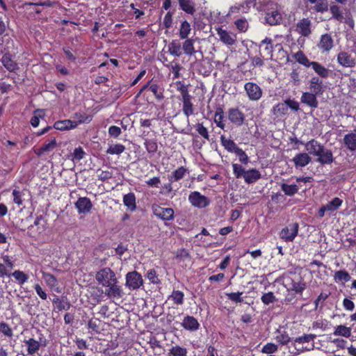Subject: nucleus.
<instances>
[{
  "mask_svg": "<svg viewBox=\"0 0 356 356\" xmlns=\"http://www.w3.org/2000/svg\"><path fill=\"white\" fill-rule=\"evenodd\" d=\"M52 302L54 305V309H56L58 312H60L62 310H68L71 307L70 302L67 300L66 296L58 297L56 296L52 300Z\"/></svg>",
  "mask_w": 356,
  "mask_h": 356,
  "instance_id": "nucleus-29",
  "label": "nucleus"
},
{
  "mask_svg": "<svg viewBox=\"0 0 356 356\" xmlns=\"http://www.w3.org/2000/svg\"><path fill=\"white\" fill-rule=\"evenodd\" d=\"M24 344L26 346V353L23 354L25 355H34L40 349L42 346H46V340L44 341V343H42L40 341H38L34 338H29V339H25L24 341Z\"/></svg>",
  "mask_w": 356,
  "mask_h": 356,
  "instance_id": "nucleus-13",
  "label": "nucleus"
},
{
  "mask_svg": "<svg viewBox=\"0 0 356 356\" xmlns=\"http://www.w3.org/2000/svg\"><path fill=\"white\" fill-rule=\"evenodd\" d=\"M10 277H13L18 284L22 286L27 282L29 277L24 271L20 270H15L14 272L10 273Z\"/></svg>",
  "mask_w": 356,
  "mask_h": 356,
  "instance_id": "nucleus-41",
  "label": "nucleus"
},
{
  "mask_svg": "<svg viewBox=\"0 0 356 356\" xmlns=\"http://www.w3.org/2000/svg\"><path fill=\"white\" fill-rule=\"evenodd\" d=\"M145 277L152 284H159L161 283V280L159 278L158 274L154 269H150L147 270Z\"/></svg>",
  "mask_w": 356,
  "mask_h": 356,
  "instance_id": "nucleus-61",
  "label": "nucleus"
},
{
  "mask_svg": "<svg viewBox=\"0 0 356 356\" xmlns=\"http://www.w3.org/2000/svg\"><path fill=\"white\" fill-rule=\"evenodd\" d=\"M95 278L97 282L104 287L111 282L117 281L115 273L108 267L100 269L97 273Z\"/></svg>",
  "mask_w": 356,
  "mask_h": 356,
  "instance_id": "nucleus-3",
  "label": "nucleus"
},
{
  "mask_svg": "<svg viewBox=\"0 0 356 356\" xmlns=\"http://www.w3.org/2000/svg\"><path fill=\"white\" fill-rule=\"evenodd\" d=\"M311 161L312 159L307 153H298L292 159V161L296 168L305 167Z\"/></svg>",
  "mask_w": 356,
  "mask_h": 356,
  "instance_id": "nucleus-30",
  "label": "nucleus"
},
{
  "mask_svg": "<svg viewBox=\"0 0 356 356\" xmlns=\"http://www.w3.org/2000/svg\"><path fill=\"white\" fill-rule=\"evenodd\" d=\"M298 223H291L281 230L280 237L286 242L293 241L298 234Z\"/></svg>",
  "mask_w": 356,
  "mask_h": 356,
  "instance_id": "nucleus-10",
  "label": "nucleus"
},
{
  "mask_svg": "<svg viewBox=\"0 0 356 356\" xmlns=\"http://www.w3.org/2000/svg\"><path fill=\"white\" fill-rule=\"evenodd\" d=\"M277 335L275 337L276 341L280 345H287L291 341V337L285 330H277Z\"/></svg>",
  "mask_w": 356,
  "mask_h": 356,
  "instance_id": "nucleus-42",
  "label": "nucleus"
},
{
  "mask_svg": "<svg viewBox=\"0 0 356 356\" xmlns=\"http://www.w3.org/2000/svg\"><path fill=\"white\" fill-rule=\"evenodd\" d=\"M188 201L192 206L199 209L206 208L211 203L209 197L198 191L191 192L188 195Z\"/></svg>",
  "mask_w": 356,
  "mask_h": 356,
  "instance_id": "nucleus-7",
  "label": "nucleus"
},
{
  "mask_svg": "<svg viewBox=\"0 0 356 356\" xmlns=\"http://www.w3.org/2000/svg\"><path fill=\"white\" fill-rule=\"evenodd\" d=\"M260 52L262 53V57L266 60L272 59L273 52V40L270 38H266L261 41L259 45Z\"/></svg>",
  "mask_w": 356,
  "mask_h": 356,
  "instance_id": "nucleus-17",
  "label": "nucleus"
},
{
  "mask_svg": "<svg viewBox=\"0 0 356 356\" xmlns=\"http://www.w3.org/2000/svg\"><path fill=\"white\" fill-rule=\"evenodd\" d=\"M281 189L286 195L293 196L298 193L299 188L295 184L289 185L283 183L281 184Z\"/></svg>",
  "mask_w": 356,
  "mask_h": 356,
  "instance_id": "nucleus-50",
  "label": "nucleus"
},
{
  "mask_svg": "<svg viewBox=\"0 0 356 356\" xmlns=\"http://www.w3.org/2000/svg\"><path fill=\"white\" fill-rule=\"evenodd\" d=\"M228 120L236 127L242 126L245 120L244 113L238 107L230 108L227 111Z\"/></svg>",
  "mask_w": 356,
  "mask_h": 356,
  "instance_id": "nucleus-11",
  "label": "nucleus"
},
{
  "mask_svg": "<svg viewBox=\"0 0 356 356\" xmlns=\"http://www.w3.org/2000/svg\"><path fill=\"white\" fill-rule=\"evenodd\" d=\"M152 209L154 215L163 221L174 219L175 212L172 208H163L159 204H154Z\"/></svg>",
  "mask_w": 356,
  "mask_h": 356,
  "instance_id": "nucleus-8",
  "label": "nucleus"
},
{
  "mask_svg": "<svg viewBox=\"0 0 356 356\" xmlns=\"http://www.w3.org/2000/svg\"><path fill=\"white\" fill-rule=\"evenodd\" d=\"M56 147L57 142L56 138H52L47 143L42 144L40 147L35 149L34 152L38 157H40L53 151Z\"/></svg>",
  "mask_w": 356,
  "mask_h": 356,
  "instance_id": "nucleus-21",
  "label": "nucleus"
},
{
  "mask_svg": "<svg viewBox=\"0 0 356 356\" xmlns=\"http://www.w3.org/2000/svg\"><path fill=\"white\" fill-rule=\"evenodd\" d=\"M0 333H2L8 338L13 337V332L11 327L4 321L0 322Z\"/></svg>",
  "mask_w": 356,
  "mask_h": 356,
  "instance_id": "nucleus-57",
  "label": "nucleus"
},
{
  "mask_svg": "<svg viewBox=\"0 0 356 356\" xmlns=\"http://www.w3.org/2000/svg\"><path fill=\"white\" fill-rule=\"evenodd\" d=\"M42 278L44 279L47 285L54 291L60 293V290L58 287V282L57 278L51 273L42 272Z\"/></svg>",
  "mask_w": 356,
  "mask_h": 356,
  "instance_id": "nucleus-27",
  "label": "nucleus"
},
{
  "mask_svg": "<svg viewBox=\"0 0 356 356\" xmlns=\"http://www.w3.org/2000/svg\"><path fill=\"white\" fill-rule=\"evenodd\" d=\"M261 300L265 305L274 303L277 301V298L272 291L264 293L261 297Z\"/></svg>",
  "mask_w": 356,
  "mask_h": 356,
  "instance_id": "nucleus-58",
  "label": "nucleus"
},
{
  "mask_svg": "<svg viewBox=\"0 0 356 356\" xmlns=\"http://www.w3.org/2000/svg\"><path fill=\"white\" fill-rule=\"evenodd\" d=\"M179 5L187 14L193 15L195 13V3L193 0H179Z\"/></svg>",
  "mask_w": 356,
  "mask_h": 356,
  "instance_id": "nucleus-39",
  "label": "nucleus"
},
{
  "mask_svg": "<svg viewBox=\"0 0 356 356\" xmlns=\"http://www.w3.org/2000/svg\"><path fill=\"white\" fill-rule=\"evenodd\" d=\"M332 334L334 336H341L348 338L351 335V328L346 327V325H339L335 327Z\"/></svg>",
  "mask_w": 356,
  "mask_h": 356,
  "instance_id": "nucleus-45",
  "label": "nucleus"
},
{
  "mask_svg": "<svg viewBox=\"0 0 356 356\" xmlns=\"http://www.w3.org/2000/svg\"><path fill=\"white\" fill-rule=\"evenodd\" d=\"M318 95L312 92H305L302 94L300 101L302 104H306L312 108H316L318 106Z\"/></svg>",
  "mask_w": 356,
  "mask_h": 356,
  "instance_id": "nucleus-20",
  "label": "nucleus"
},
{
  "mask_svg": "<svg viewBox=\"0 0 356 356\" xmlns=\"http://www.w3.org/2000/svg\"><path fill=\"white\" fill-rule=\"evenodd\" d=\"M144 145L149 154H154L158 150V144L156 139H145Z\"/></svg>",
  "mask_w": 356,
  "mask_h": 356,
  "instance_id": "nucleus-48",
  "label": "nucleus"
},
{
  "mask_svg": "<svg viewBox=\"0 0 356 356\" xmlns=\"http://www.w3.org/2000/svg\"><path fill=\"white\" fill-rule=\"evenodd\" d=\"M188 172V169L184 166H181L174 170L171 175H168V181L175 182L181 180Z\"/></svg>",
  "mask_w": 356,
  "mask_h": 356,
  "instance_id": "nucleus-37",
  "label": "nucleus"
},
{
  "mask_svg": "<svg viewBox=\"0 0 356 356\" xmlns=\"http://www.w3.org/2000/svg\"><path fill=\"white\" fill-rule=\"evenodd\" d=\"M293 57L298 63L307 67H310L312 63V61H310L301 50H299L298 52L294 54Z\"/></svg>",
  "mask_w": 356,
  "mask_h": 356,
  "instance_id": "nucleus-49",
  "label": "nucleus"
},
{
  "mask_svg": "<svg viewBox=\"0 0 356 356\" xmlns=\"http://www.w3.org/2000/svg\"><path fill=\"white\" fill-rule=\"evenodd\" d=\"M343 204V200L339 197H334L331 201L328 202L326 204L323 205L318 209L317 216L319 218H323L325 215V212L332 213L337 211Z\"/></svg>",
  "mask_w": 356,
  "mask_h": 356,
  "instance_id": "nucleus-9",
  "label": "nucleus"
},
{
  "mask_svg": "<svg viewBox=\"0 0 356 356\" xmlns=\"http://www.w3.org/2000/svg\"><path fill=\"white\" fill-rule=\"evenodd\" d=\"M307 288V284L305 282H294L291 283V290L296 293L302 295L303 291Z\"/></svg>",
  "mask_w": 356,
  "mask_h": 356,
  "instance_id": "nucleus-60",
  "label": "nucleus"
},
{
  "mask_svg": "<svg viewBox=\"0 0 356 356\" xmlns=\"http://www.w3.org/2000/svg\"><path fill=\"white\" fill-rule=\"evenodd\" d=\"M289 108L293 111H298L300 109V104L296 100L289 98L282 103L274 105L271 112L277 117H282L288 114Z\"/></svg>",
  "mask_w": 356,
  "mask_h": 356,
  "instance_id": "nucleus-2",
  "label": "nucleus"
},
{
  "mask_svg": "<svg viewBox=\"0 0 356 356\" xmlns=\"http://www.w3.org/2000/svg\"><path fill=\"white\" fill-rule=\"evenodd\" d=\"M316 161L321 165L331 164L334 161L333 154L330 149L323 147L321 152L318 154Z\"/></svg>",
  "mask_w": 356,
  "mask_h": 356,
  "instance_id": "nucleus-25",
  "label": "nucleus"
},
{
  "mask_svg": "<svg viewBox=\"0 0 356 356\" xmlns=\"http://www.w3.org/2000/svg\"><path fill=\"white\" fill-rule=\"evenodd\" d=\"M165 67L172 70V73L174 74V79H177L179 77V72L181 70V66L178 63L173 60L170 63H168V64H166Z\"/></svg>",
  "mask_w": 356,
  "mask_h": 356,
  "instance_id": "nucleus-59",
  "label": "nucleus"
},
{
  "mask_svg": "<svg viewBox=\"0 0 356 356\" xmlns=\"http://www.w3.org/2000/svg\"><path fill=\"white\" fill-rule=\"evenodd\" d=\"M261 175L256 168H250L246 170L243 179L245 183L250 184L256 182L261 179Z\"/></svg>",
  "mask_w": 356,
  "mask_h": 356,
  "instance_id": "nucleus-33",
  "label": "nucleus"
},
{
  "mask_svg": "<svg viewBox=\"0 0 356 356\" xmlns=\"http://www.w3.org/2000/svg\"><path fill=\"white\" fill-rule=\"evenodd\" d=\"M310 67H312L314 72L318 75V77L327 79L330 76V70L318 62L312 61Z\"/></svg>",
  "mask_w": 356,
  "mask_h": 356,
  "instance_id": "nucleus-34",
  "label": "nucleus"
},
{
  "mask_svg": "<svg viewBox=\"0 0 356 356\" xmlns=\"http://www.w3.org/2000/svg\"><path fill=\"white\" fill-rule=\"evenodd\" d=\"M309 88L311 92L321 96L325 90V86L323 84L322 79L318 76H313L309 82Z\"/></svg>",
  "mask_w": 356,
  "mask_h": 356,
  "instance_id": "nucleus-18",
  "label": "nucleus"
},
{
  "mask_svg": "<svg viewBox=\"0 0 356 356\" xmlns=\"http://www.w3.org/2000/svg\"><path fill=\"white\" fill-rule=\"evenodd\" d=\"M217 34L222 42L227 46H233L236 41V35L221 27L216 29Z\"/></svg>",
  "mask_w": 356,
  "mask_h": 356,
  "instance_id": "nucleus-16",
  "label": "nucleus"
},
{
  "mask_svg": "<svg viewBox=\"0 0 356 356\" xmlns=\"http://www.w3.org/2000/svg\"><path fill=\"white\" fill-rule=\"evenodd\" d=\"M168 299H171L174 304L181 305L184 302V294L181 291L173 290L171 295L169 296Z\"/></svg>",
  "mask_w": 356,
  "mask_h": 356,
  "instance_id": "nucleus-47",
  "label": "nucleus"
},
{
  "mask_svg": "<svg viewBox=\"0 0 356 356\" xmlns=\"http://www.w3.org/2000/svg\"><path fill=\"white\" fill-rule=\"evenodd\" d=\"M101 323L102 321L99 318H92L88 323V327L95 334H99L102 330Z\"/></svg>",
  "mask_w": 356,
  "mask_h": 356,
  "instance_id": "nucleus-51",
  "label": "nucleus"
},
{
  "mask_svg": "<svg viewBox=\"0 0 356 356\" xmlns=\"http://www.w3.org/2000/svg\"><path fill=\"white\" fill-rule=\"evenodd\" d=\"M0 261V278L10 277L11 270L15 267V259L12 256L3 254Z\"/></svg>",
  "mask_w": 356,
  "mask_h": 356,
  "instance_id": "nucleus-6",
  "label": "nucleus"
},
{
  "mask_svg": "<svg viewBox=\"0 0 356 356\" xmlns=\"http://www.w3.org/2000/svg\"><path fill=\"white\" fill-rule=\"evenodd\" d=\"M86 153L81 147H76L72 154V160L79 161L84 158Z\"/></svg>",
  "mask_w": 356,
  "mask_h": 356,
  "instance_id": "nucleus-63",
  "label": "nucleus"
},
{
  "mask_svg": "<svg viewBox=\"0 0 356 356\" xmlns=\"http://www.w3.org/2000/svg\"><path fill=\"white\" fill-rule=\"evenodd\" d=\"M343 144L345 147L351 152L356 150V133L351 132L347 134L343 137Z\"/></svg>",
  "mask_w": 356,
  "mask_h": 356,
  "instance_id": "nucleus-35",
  "label": "nucleus"
},
{
  "mask_svg": "<svg viewBox=\"0 0 356 356\" xmlns=\"http://www.w3.org/2000/svg\"><path fill=\"white\" fill-rule=\"evenodd\" d=\"M181 325L186 330L195 332L199 330L200 323L193 316H186L184 318Z\"/></svg>",
  "mask_w": 356,
  "mask_h": 356,
  "instance_id": "nucleus-23",
  "label": "nucleus"
},
{
  "mask_svg": "<svg viewBox=\"0 0 356 356\" xmlns=\"http://www.w3.org/2000/svg\"><path fill=\"white\" fill-rule=\"evenodd\" d=\"M305 149L308 152V154L316 156L319 152H321L323 145H321L318 140L312 139L305 144Z\"/></svg>",
  "mask_w": 356,
  "mask_h": 356,
  "instance_id": "nucleus-28",
  "label": "nucleus"
},
{
  "mask_svg": "<svg viewBox=\"0 0 356 356\" xmlns=\"http://www.w3.org/2000/svg\"><path fill=\"white\" fill-rule=\"evenodd\" d=\"M312 22L308 18H303L296 24V31L304 37H308L311 33Z\"/></svg>",
  "mask_w": 356,
  "mask_h": 356,
  "instance_id": "nucleus-22",
  "label": "nucleus"
},
{
  "mask_svg": "<svg viewBox=\"0 0 356 356\" xmlns=\"http://www.w3.org/2000/svg\"><path fill=\"white\" fill-rule=\"evenodd\" d=\"M105 287V294L109 298L120 299L124 295L122 287L118 284V280L111 282L109 285H107Z\"/></svg>",
  "mask_w": 356,
  "mask_h": 356,
  "instance_id": "nucleus-15",
  "label": "nucleus"
},
{
  "mask_svg": "<svg viewBox=\"0 0 356 356\" xmlns=\"http://www.w3.org/2000/svg\"><path fill=\"white\" fill-rule=\"evenodd\" d=\"M282 20V15L277 10H271L266 13L265 22L266 24L274 26L279 24Z\"/></svg>",
  "mask_w": 356,
  "mask_h": 356,
  "instance_id": "nucleus-32",
  "label": "nucleus"
},
{
  "mask_svg": "<svg viewBox=\"0 0 356 356\" xmlns=\"http://www.w3.org/2000/svg\"><path fill=\"white\" fill-rule=\"evenodd\" d=\"M44 111L42 109H36L33 112V115L31 118L30 123L33 127H38L40 124V119L44 118Z\"/></svg>",
  "mask_w": 356,
  "mask_h": 356,
  "instance_id": "nucleus-53",
  "label": "nucleus"
},
{
  "mask_svg": "<svg viewBox=\"0 0 356 356\" xmlns=\"http://www.w3.org/2000/svg\"><path fill=\"white\" fill-rule=\"evenodd\" d=\"M77 126L78 123L76 121L63 120L55 122L53 128L59 131H67L75 129Z\"/></svg>",
  "mask_w": 356,
  "mask_h": 356,
  "instance_id": "nucleus-26",
  "label": "nucleus"
},
{
  "mask_svg": "<svg viewBox=\"0 0 356 356\" xmlns=\"http://www.w3.org/2000/svg\"><path fill=\"white\" fill-rule=\"evenodd\" d=\"M184 40L185 41L182 44L184 53L190 56L194 55L196 52L194 47V40L192 38H186Z\"/></svg>",
  "mask_w": 356,
  "mask_h": 356,
  "instance_id": "nucleus-43",
  "label": "nucleus"
},
{
  "mask_svg": "<svg viewBox=\"0 0 356 356\" xmlns=\"http://www.w3.org/2000/svg\"><path fill=\"white\" fill-rule=\"evenodd\" d=\"M221 145L229 153H234L239 147L236 143L232 139L227 138L224 135H221L220 138Z\"/></svg>",
  "mask_w": 356,
  "mask_h": 356,
  "instance_id": "nucleus-36",
  "label": "nucleus"
},
{
  "mask_svg": "<svg viewBox=\"0 0 356 356\" xmlns=\"http://www.w3.org/2000/svg\"><path fill=\"white\" fill-rule=\"evenodd\" d=\"M337 61L341 65L346 67H353L356 64L355 58L346 51H341L338 54Z\"/></svg>",
  "mask_w": 356,
  "mask_h": 356,
  "instance_id": "nucleus-24",
  "label": "nucleus"
},
{
  "mask_svg": "<svg viewBox=\"0 0 356 356\" xmlns=\"http://www.w3.org/2000/svg\"><path fill=\"white\" fill-rule=\"evenodd\" d=\"M0 62L9 72H16L19 70V64L14 55L7 52L3 54Z\"/></svg>",
  "mask_w": 356,
  "mask_h": 356,
  "instance_id": "nucleus-12",
  "label": "nucleus"
},
{
  "mask_svg": "<svg viewBox=\"0 0 356 356\" xmlns=\"http://www.w3.org/2000/svg\"><path fill=\"white\" fill-rule=\"evenodd\" d=\"M123 203L131 211L136 209V195L134 193H129L123 196Z\"/></svg>",
  "mask_w": 356,
  "mask_h": 356,
  "instance_id": "nucleus-38",
  "label": "nucleus"
},
{
  "mask_svg": "<svg viewBox=\"0 0 356 356\" xmlns=\"http://www.w3.org/2000/svg\"><path fill=\"white\" fill-rule=\"evenodd\" d=\"M334 278L336 281L348 282L350 280V274L345 270H340L334 273Z\"/></svg>",
  "mask_w": 356,
  "mask_h": 356,
  "instance_id": "nucleus-55",
  "label": "nucleus"
},
{
  "mask_svg": "<svg viewBox=\"0 0 356 356\" xmlns=\"http://www.w3.org/2000/svg\"><path fill=\"white\" fill-rule=\"evenodd\" d=\"M330 13L332 15V17L335 19L341 22L343 19V14L340 10V8L337 5L331 6L330 8Z\"/></svg>",
  "mask_w": 356,
  "mask_h": 356,
  "instance_id": "nucleus-62",
  "label": "nucleus"
},
{
  "mask_svg": "<svg viewBox=\"0 0 356 356\" xmlns=\"http://www.w3.org/2000/svg\"><path fill=\"white\" fill-rule=\"evenodd\" d=\"M278 350V346L274 343H267L265 344L261 349V353L266 354H273L277 352Z\"/></svg>",
  "mask_w": 356,
  "mask_h": 356,
  "instance_id": "nucleus-64",
  "label": "nucleus"
},
{
  "mask_svg": "<svg viewBox=\"0 0 356 356\" xmlns=\"http://www.w3.org/2000/svg\"><path fill=\"white\" fill-rule=\"evenodd\" d=\"M181 44L179 40H172L168 45V52L175 56L179 57L181 55Z\"/></svg>",
  "mask_w": 356,
  "mask_h": 356,
  "instance_id": "nucleus-40",
  "label": "nucleus"
},
{
  "mask_svg": "<svg viewBox=\"0 0 356 356\" xmlns=\"http://www.w3.org/2000/svg\"><path fill=\"white\" fill-rule=\"evenodd\" d=\"M191 31V26L189 22L186 20L183 21L181 23L180 28L179 29V36L181 39L188 38V35Z\"/></svg>",
  "mask_w": 356,
  "mask_h": 356,
  "instance_id": "nucleus-44",
  "label": "nucleus"
},
{
  "mask_svg": "<svg viewBox=\"0 0 356 356\" xmlns=\"http://www.w3.org/2000/svg\"><path fill=\"white\" fill-rule=\"evenodd\" d=\"M187 354L188 350L186 348L176 345L169 349L168 356H187Z\"/></svg>",
  "mask_w": 356,
  "mask_h": 356,
  "instance_id": "nucleus-46",
  "label": "nucleus"
},
{
  "mask_svg": "<svg viewBox=\"0 0 356 356\" xmlns=\"http://www.w3.org/2000/svg\"><path fill=\"white\" fill-rule=\"evenodd\" d=\"M125 150V146L122 144L111 145L108 148L106 152L109 154L119 155Z\"/></svg>",
  "mask_w": 356,
  "mask_h": 356,
  "instance_id": "nucleus-56",
  "label": "nucleus"
},
{
  "mask_svg": "<svg viewBox=\"0 0 356 356\" xmlns=\"http://www.w3.org/2000/svg\"><path fill=\"white\" fill-rule=\"evenodd\" d=\"M149 90L157 100H162L164 98L163 88L160 87L158 84L152 83V85L149 86Z\"/></svg>",
  "mask_w": 356,
  "mask_h": 356,
  "instance_id": "nucleus-52",
  "label": "nucleus"
},
{
  "mask_svg": "<svg viewBox=\"0 0 356 356\" xmlns=\"http://www.w3.org/2000/svg\"><path fill=\"white\" fill-rule=\"evenodd\" d=\"M316 5L312 9L316 13H324L328 10V3L327 0H317Z\"/></svg>",
  "mask_w": 356,
  "mask_h": 356,
  "instance_id": "nucleus-54",
  "label": "nucleus"
},
{
  "mask_svg": "<svg viewBox=\"0 0 356 356\" xmlns=\"http://www.w3.org/2000/svg\"><path fill=\"white\" fill-rule=\"evenodd\" d=\"M74 207L79 214H88L92 209V203L88 197H80L74 203Z\"/></svg>",
  "mask_w": 356,
  "mask_h": 356,
  "instance_id": "nucleus-14",
  "label": "nucleus"
},
{
  "mask_svg": "<svg viewBox=\"0 0 356 356\" xmlns=\"http://www.w3.org/2000/svg\"><path fill=\"white\" fill-rule=\"evenodd\" d=\"M125 280V285L130 290H137L144 284L142 275L136 270L127 273Z\"/></svg>",
  "mask_w": 356,
  "mask_h": 356,
  "instance_id": "nucleus-4",
  "label": "nucleus"
},
{
  "mask_svg": "<svg viewBox=\"0 0 356 356\" xmlns=\"http://www.w3.org/2000/svg\"><path fill=\"white\" fill-rule=\"evenodd\" d=\"M177 90L181 95L182 102V112L186 118L194 115L195 106L192 102L193 97L190 95L188 87L181 81L177 82Z\"/></svg>",
  "mask_w": 356,
  "mask_h": 356,
  "instance_id": "nucleus-1",
  "label": "nucleus"
},
{
  "mask_svg": "<svg viewBox=\"0 0 356 356\" xmlns=\"http://www.w3.org/2000/svg\"><path fill=\"white\" fill-rule=\"evenodd\" d=\"M333 46L334 40L330 34L325 33L321 36L318 47L321 49L322 53L330 51Z\"/></svg>",
  "mask_w": 356,
  "mask_h": 356,
  "instance_id": "nucleus-19",
  "label": "nucleus"
},
{
  "mask_svg": "<svg viewBox=\"0 0 356 356\" xmlns=\"http://www.w3.org/2000/svg\"><path fill=\"white\" fill-rule=\"evenodd\" d=\"M244 90L250 101L257 102L263 95L261 88L254 82L245 83L244 85Z\"/></svg>",
  "mask_w": 356,
  "mask_h": 356,
  "instance_id": "nucleus-5",
  "label": "nucleus"
},
{
  "mask_svg": "<svg viewBox=\"0 0 356 356\" xmlns=\"http://www.w3.org/2000/svg\"><path fill=\"white\" fill-rule=\"evenodd\" d=\"M42 217H37L34 221L33 225H31L28 228V233L30 236L33 238H38L44 232V227H40L39 226Z\"/></svg>",
  "mask_w": 356,
  "mask_h": 356,
  "instance_id": "nucleus-31",
  "label": "nucleus"
}]
</instances>
